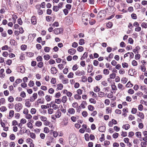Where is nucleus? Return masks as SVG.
I'll use <instances>...</instances> for the list:
<instances>
[{
	"label": "nucleus",
	"mask_w": 147,
	"mask_h": 147,
	"mask_svg": "<svg viewBox=\"0 0 147 147\" xmlns=\"http://www.w3.org/2000/svg\"><path fill=\"white\" fill-rule=\"evenodd\" d=\"M49 129L47 127H45L44 128V132L46 134L49 133Z\"/></svg>",
	"instance_id": "nucleus-50"
},
{
	"label": "nucleus",
	"mask_w": 147,
	"mask_h": 147,
	"mask_svg": "<svg viewBox=\"0 0 147 147\" xmlns=\"http://www.w3.org/2000/svg\"><path fill=\"white\" fill-rule=\"evenodd\" d=\"M89 17V14L86 13H84L82 15V20L85 25L88 24V17Z\"/></svg>",
	"instance_id": "nucleus-2"
},
{
	"label": "nucleus",
	"mask_w": 147,
	"mask_h": 147,
	"mask_svg": "<svg viewBox=\"0 0 147 147\" xmlns=\"http://www.w3.org/2000/svg\"><path fill=\"white\" fill-rule=\"evenodd\" d=\"M122 66L124 68H127L128 67L129 65L127 63L124 62L122 63Z\"/></svg>",
	"instance_id": "nucleus-38"
},
{
	"label": "nucleus",
	"mask_w": 147,
	"mask_h": 147,
	"mask_svg": "<svg viewBox=\"0 0 147 147\" xmlns=\"http://www.w3.org/2000/svg\"><path fill=\"white\" fill-rule=\"evenodd\" d=\"M140 69L141 71L143 72L145 71L146 70V68L144 64L141 65Z\"/></svg>",
	"instance_id": "nucleus-48"
},
{
	"label": "nucleus",
	"mask_w": 147,
	"mask_h": 147,
	"mask_svg": "<svg viewBox=\"0 0 147 147\" xmlns=\"http://www.w3.org/2000/svg\"><path fill=\"white\" fill-rule=\"evenodd\" d=\"M26 115L25 117L27 119H30L32 118V116L30 114L28 113Z\"/></svg>",
	"instance_id": "nucleus-37"
},
{
	"label": "nucleus",
	"mask_w": 147,
	"mask_h": 147,
	"mask_svg": "<svg viewBox=\"0 0 147 147\" xmlns=\"http://www.w3.org/2000/svg\"><path fill=\"white\" fill-rule=\"evenodd\" d=\"M105 127L104 126H101L99 127L98 130L100 131L104 132L105 130Z\"/></svg>",
	"instance_id": "nucleus-21"
},
{
	"label": "nucleus",
	"mask_w": 147,
	"mask_h": 147,
	"mask_svg": "<svg viewBox=\"0 0 147 147\" xmlns=\"http://www.w3.org/2000/svg\"><path fill=\"white\" fill-rule=\"evenodd\" d=\"M38 94L39 96H44L45 95L44 92L41 90L38 91Z\"/></svg>",
	"instance_id": "nucleus-51"
},
{
	"label": "nucleus",
	"mask_w": 147,
	"mask_h": 147,
	"mask_svg": "<svg viewBox=\"0 0 147 147\" xmlns=\"http://www.w3.org/2000/svg\"><path fill=\"white\" fill-rule=\"evenodd\" d=\"M37 66L39 68H41L43 66V63L42 62H40L38 63Z\"/></svg>",
	"instance_id": "nucleus-58"
},
{
	"label": "nucleus",
	"mask_w": 147,
	"mask_h": 147,
	"mask_svg": "<svg viewBox=\"0 0 147 147\" xmlns=\"http://www.w3.org/2000/svg\"><path fill=\"white\" fill-rule=\"evenodd\" d=\"M76 50L73 48L71 49L68 50V53L71 55H73L76 52Z\"/></svg>",
	"instance_id": "nucleus-11"
},
{
	"label": "nucleus",
	"mask_w": 147,
	"mask_h": 147,
	"mask_svg": "<svg viewBox=\"0 0 147 147\" xmlns=\"http://www.w3.org/2000/svg\"><path fill=\"white\" fill-rule=\"evenodd\" d=\"M106 110L107 113H111V108L110 107H107Z\"/></svg>",
	"instance_id": "nucleus-60"
},
{
	"label": "nucleus",
	"mask_w": 147,
	"mask_h": 147,
	"mask_svg": "<svg viewBox=\"0 0 147 147\" xmlns=\"http://www.w3.org/2000/svg\"><path fill=\"white\" fill-rule=\"evenodd\" d=\"M88 56V53L86 52H85L83 54V56L81 58V60H83L86 58Z\"/></svg>",
	"instance_id": "nucleus-31"
},
{
	"label": "nucleus",
	"mask_w": 147,
	"mask_h": 147,
	"mask_svg": "<svg viewBox=\"0 0 147 147\" xmlns=\"http://www.w3.org/2000/svg\"><path fill=\"white\" fill-rule=\"evenodd\" d=\"M20 72L22 73H24L25 72V68L23 66H20Z\"/></svg>",
	"instance_id": "nucleus-28"
},
{
	"label": "nucleus",
	"mask_w": 147,
	"mask_h": 147,
	"mask_svg": "<svg viewBox=\"0 0 147 147\" xmlns=\"http://www.w3.org/2000/svg\"><path fill=\"white\" fill-rule=\"evenodd\" d=\"M106 13V10H102L98 13L97 15L98 17L102 18L101 19L102 20L105 17Z\"/></svg>",
	"instance_id": "nucleus-3"
},
{
	"label": "nucleus",
	"mask_w": 147,
	"mask_h": 147,
	"mask_svg": "<svg viewBox=\"0 0 147 147\" xmlns=\"http://www.w3.org/2000/svg\"><path fill=\"white\" fill-rule=\"evenodd\" d=\"M15 145V142H11L9 144L10 147H14Z\"/></svg>",
	"instance_id": "nucleus-64"
},
{
	"label": "nucleus",
	"mask_w": 147,
	"mask_h": 147,
	"mask_svg": "<svg viewBox=\"0 0 147 147\" xmlns=\"http://www.w3.org/2000/svg\"><path fill=\"white\" fill-rule=\"evenodd\" d=\"M74 98L76 100H80L81 98V96L78 94H76L74 96Z\"/></svg>",
	"instance_id": "nucleus-40"
},
{
	"label": "nucleus",
	"mask_w": 147,
	"mask_h": 147,
	"mask_svg": "<svg viewBox=\"0 0 147 147\" xmlns=\"http://www.w3.org/2000/svg\"><path fill=\"white\" fill-rule=\"evenodd\" d=\"M40 119L41 121H44L47 119V118L43 116H40Z\"/></svg>",
	"instance_id": "nucleus-33"
},
{
	"label": "nucleus",
	"mask_w": 147,
	"mask_h": 147,
	"mask_svg": "<svg viewBox=\"0 0 147 147\" xmlns=\"http://www.w3.org/2000/svg\"><path fill=\"white\" fill-rule=\"evenodd\" d=\"M84 50V48L82 46H79L77 48V50L79 52H82Z\"/></svg>",
	"instance_id": "nucleus-62"
},
{
	"label": "nucleus",
	"mask_w": 147,
	"mask_h": 147,
	"mask_svg": "<svg viewBox=\"0 0 147 147\" xmlns=\"http://www.w3.org/2000/svg\"><path fill=\"white\" fill-rule=\"evenodd\" d=\"M52 107L53 108V109L54 110H56L59 108L58 106L55 103L53 104Z\"/></svg>",
	"instance_id": "nucleus-52"
},
{
	"label": "nucleus",
	"mask_w": 147,
	"mask_h": 147,
	"mask_svg": "<svg viewBox=\"0 0 147 147\" xmlns=\"http://www.w3.org/2000/svg\"><path fill=\"white\" fill-rule=\"evenodd\" d=\"M51 72L52 74H55L57 72V70L54 67H52L51 68Z\"/></svg>",
	"instance_id": "nucleus-14"
},
{
	"label": "nucleus",
	"mask_w": 147,
	"mask_h": 147,
	"mask_svg": "<svg viewBox=\"0 0 147 147\" xmlns=\"http://www.w3.org/2000/svg\"><path fill=\"white\" fill-rule=\"evenodd\" d=\"M68 111L69 113L71 114H74L75 112L74 109L72 108H69Z\"/></svg>",
	"instance_id": "nucleus-18"
},
{
	"label": "nucleus",
	"mask_w": 147,
	"mask_h": 147,
	"mask_svg": "<svg viewBox=\"0 0 147 147\" xmlns=\"http://www.w3.org/2000/svg\"><path fill=\"white\" fill-rule=\"evenodd\" d=\"M15 109L17 112H19L22 108L23 105L20 103H17L15 105Z\"/></svg>",
	"instance_id": "nucleus-4"
},
{
	"label": "nucleus",
	"mask_w": 147,
	"mask_h": 147,
	"mask_svg": "<svg viewBox=\"0 0 147 147\" xmlns=\"http://www.w3.org/2000/svg\"><path fill=\"white\" fill-rule=\"evenodd\" d=\"M31 23L32 24L35 25L36 23V19L35 16H33L31 18Z\"/></svg>",
	"instance_id": "nucleus-12"
},
{
	"label": "nucleus",
	"mask_w": 147,
	"mask_h": 147,
	"mask_svg": "<svg viewBox=\"0 0 147 147\" xmlns=\"http://www.w3.org/2000/svg\"><path fill=\"white\" fill-rule=\"evenodd\" d=\"M67 99V96H64L62 97L61 100L63 103H65L66 102Z\"/></svg>",
	"instance_id": "nucleus-17"
},
{
	"label": "nucleus",
	"mask_w": 147,
	"mask_h": 147,
	"mask_svg": "<svg viewBox=\"0 0 147 147\" xmlns=\"http://www.w3.org/2000/svg\"><path fill=\"white\" fill-rule=\"evenodd\" d=\"M52 96L50 95H47L45 96V99L47 102L50 101L52 99Z\"/></svg>",
	"instance_id": "nucleus-16"
},
{
	"label": "nucleus",
	"mask_w": 147,
	"mask_h": 147,
	"mask_svg": "<svg viewBox=\"0 0 147 147\" xmlns=\"http://www.w3.org/2000/svg\"><path fill=\"white\" fill-rule=\"evenodd\" d=\"M118 87L119 89L123 90L124 89L123 86L121 84L119 83L118 85Z\"/></svg>",
	"instance_id": "nucleus-45"
},
{
	"label": "nucleus",
	"mask_w": 147,
	"mask_h": 147,
	"mask_svg": "<svg viewBox=\"0 0 147 147\" xmlns=\"http://www.w3.org/2000/svg\"><path fill=\"white\" fill-rule=\"evenodd\" d=\"M75 74L79 76H83L85 74V72L83 70L81 71L78 70L76 72Z\"/></svg>",
	"instance_id": "nucleus-7"
},
{
	"label": "nucleus",
	"mask_w": 147,
	"mask_h": 147,
	"mask_svg": "<svg viewBox=\"0 0 147 147\" xmlns=\"http://www.w3.org/2000/svg\"><path fill=\"white\" fill-rule=\"evenodd\" d=\"M8 100L10 102H12L14 101V98L12 96H10L9 97L7 98Z\"/></svg>",
	"instance_id": "nucleus-24"
},
{
	"label": "nucleus",
	"mask_w": 147,
	"mask_h": 147,
	"mask_svg": "<svg viewBox=\"0 0 147 147\" xmlns=\"http://www.w3.org/2000/svg\"><path fill=\"white\" fill-rule=\"evenodd\" d=\"M51 48L49 47H46L44 48V51L46 52H49L50 51Z\"/></svg>",
	"instance_id": "nucleus-53"
},
{
	"label": "nucleus",
	"mask_w": 147,
	"mask_h": 147,
	"mask_svg": "<svg viewBox=\"0 0 147 147\" xmlns=\"http://www.w3.org/2000/svg\"><path fill=\"white\" fill-rule=\"evenodd\" d=\"M133 86L132 84L129 81L126 84V86L127 87H131Z\"/></svg>",
	"instance_id": "nucleus-54"
},
{
	"label": "nucleus",
	"mask_w": 147,
	"mask_h": 147,
	"mask_svg": "<svg viewBox=\"0 0 147 147\" xmlns=\"http://www.w3.org/2000/svg\"><path fill=\"white\" fill-rule=\"evenodd\" d=\"M61 115V113L60 110H58L55 113V116L57 118H59Z\"/></svg>",
	"instance_id": "nucleus-10"
},
{
	"label": "nucleus",
	"mask_w": 147,
	"mask_h": 147,
	"mask_svg": "<svg viewBox=\"0 0 147 147\" xmlns=\"http://www.w3.org/2000/svg\"><path fill=\"white\" fill-rule=\"evenodd\" d=\"M86 105V102L85 101H83L81 104L80 106L83 109L85 107V105Z\"/></svg>",
	"instance_id": "nucleus-32"
},
{
	"label": "nucleus",
	"mask_w": 147,
	"mask_h": 147,
	"mask_svg": "<svg viewBox=\"0 0 147 147\" xmlns=\"http://www.w3.org/2000/svg\"><path fill=\"white\" fill-rule=\"evenodd\" d=\"M140 89L142 90H144L147 94V88L145 85H141Z\"/></svg>",
	"instance_id": "nucleus-9"
},
{
	"label": "nucleus",
	"mask_w": 147,
	"mask_h": 147,
	"mask_svg": "<svg viewBox=\"0 0 147 147\" xmlns=\"http://www.w3.org/2000/svg\"><path fill=\"white\" fill-rule=\"evenodd\" d=\"M85 43V40L83 39H80L79 40V44L80 45H82Z\"/></svg>",
	"instance_id": "nucleus-35"
},
{
	"label": "nucleus",
	"mask_w": 147,
	"mask_h": 147,
	"mask_svg": "<svg viewBox=\"0 0 147 147\" xmlns=\"http://www.w3.org/2000/svg\"><path fill=\"white\" fill-rule=\"evenodd\" d=\"M116 75L114 73H113L112 74H110L109 75L110 78H109L108 79V81H109V80H110V79H114L115 78V76Z\"/></svg>",
	"instance_id": "nucleus-25"
},
{
	"label": "nucleus",
	"mask_w": 147,
	"mask_h": 147,
	"mask_svg": "<svg viewBox=\"0 0 147 147\" xmlns=\"http://www.w3.org/2000/svg\"><path fill=\"white\" fill-rule=\"evenodd\" d=\"M34 84V82L32 80H30L28 84V85L30 87H32Z\"/></svg>",
	"instance_id": "nucleus-61"
},
{
	"label": "nucleus",
	"mask_w": 147,
	"mask_h": 147,
	"mask_svg": "<svg viewBox=\"0 0 147 147\" xmlns=\"http://www.w3.org/2000/svg\"><path fill=\"white\" fill-rule=\"evenodd\" d=\"M67 22H69V24H71L73 22V18L71 17H67Z\"/></svg>",
	"instance_id": "nucleus-20"
},
{
	"label": "nucleus",
	"mask_w": 147,
	"mask_h": 147,
	"mask_svg": "<svg viewBox=\"0 0 147 147\" xmlns=\"http://www.w3.org/2000/svg\"><path fill=\"white\" fill-rule=\"evenodd\" d=\"M31 104L29 101H28V99H26L25 101V105L28 108H29L30 107Z\"/></svg>",
	"instance_id": "nucleus-13"
},
{
	"label": "nucleus",
	"mask_w": 147,
	"mask_h": 147,
	"mask_svg": "<svg viewBox=\"0 0 147 147\" xmlns=\"http://www.w3.org/2000/svg\"><path fill=\"white\" fill-rule=\"evenodd\" d=\"M42 123L40 121H36L35 123V125L38 127H40L42 125Z\"/></svg>",
	"instance_id": "nucleus-19"
},
{
	"label": "nucleus",
	"mask_w": 147,
	"mask_h": 147,
	"mask_svg": "<svg viewBox=\"0 0 147 147\" xmlns=\"http://www.w3.org/2000/svg\"><path fill=\"white\" fill-rule=\"evenodd\" d=\"M69 142L71 145L73 147L76 146L77 143V139L74 134H71L69 137Z\"/></svg>",
	"instance_id": "nucleus-1"
},
{
	"label": "nucleus",
	"mask_w": 147,
	"mask_h": 147,
	"mask_svg": "<svg viewBox=\"0 0 147 147\" xmlns=\"http://www.w3.org/2000/svg\"><path fill=\"white\" fill-rule=\"evenodd\" d=\"M62 83L64 84H67L68 83V80L67 78H64L62 80Z\"/></svg>",
	"instance_id": "nucleus-44"
},
{
	"label": "nucleus",
	"mask_w": 147,
	"mask_h": 147,
	"mask_svg": "<svg viewBox=\"0 0 147 147\" xmlns=\"http://www.w3.org/2000/svg\"><path fill=\"white\" fill-rule=\"evenodd\" d=\"M127 78L125 77L122 78L121 80L122 83L123 84L127 82Z\"/></svg>",
	"instance_id": "nucleus-46"
},
{
	"label": "nucleus",
	"mask_w": 147,
	"mask_h": 147,
	"mask_svg": "<svg viewBox=\"0 0 147 147\" xmlns=\"http://www.w3.org/2000/svg\"><path fill=\"white\" fill-rule=\"evenodd\" d=\"M14 114V111L13 110H10L9 112V116L11 117H12L13 116Z\"/></svg>",
	"instance_id": "nucleus-39"
},
{
	"label": "nucleus",
	"mask_w": 147,
	"mask_h": 147,
	"mask_svg": "<svg viewBox=\"0 0 147 147\" xmlns=\"http://www.w3.org/2000/svg\"><path fill=\"white\" fill-rule=\"evenodd\" d=\"M102 78V76L101 75H99L96 76L95 77V79L97 80H99Z\"/></svg>",
	"instance_id": "nucleus-36"
},
{
	"label": "nucleus",
	"mask_w": 147,
	"mask_h": 147,
	"mask_svg": "<svg viewBox=\"0 0 147 147\" xmlns=\"http://www.w3.org/2000/svg\"><path fill=\"white\" fill-rule=\"evenodd\" d=\"M87 68L88 72V73H91L92 71V65L91 64L89 65Z\"/></svg>",
	"instance_id": "nucleus-23"
},
{
	"label": "nucleus",
	"mask_w": 147,
	"mask_h": 147,
	"mask_svg": "<svg viewBox=\"0 0 147 147\" xmlns=\"http://www.w3.org/2000/svg\"><path fill=\"white\" fill-rule=\"evenodd\" d=\"M37 94L36 93H34L32 96H31L30 98V100L31 102H33L37 98Z\"/></svg>",
	"instance_id": "nucleus-6"
},
{
	"label": "nucleus",
	"mask_w": 147,
	"mask_h": 147,
	"mask_svg": "<svg viewBox=\"0 0 147 147\" xmlns=\"http://www.w3.org/2000/svg\"><path fill=\"white\" fill-rule=\"evenodd\" d=\"M63 85L62 84H59L57 85V89L59 90H61L63 88Z\"/></svg>",
	"instance_id": "nucleus-43"
},
{
	"label": "nucleus",
	"mask_w": 147,
	"mask_h": 147,
	"mask_svg": "<svg viewBox=\"0 0 147 147\" xmlns=\"http://www.w3.org/2000/svg\"><path fill=\"white\" fill-rule=\"evenodd\" d=\"M122 127L127 130L130 128V125L129 124H126L125 125H124Z\"/></svg>",
	"instance_id": "nucleus-26"
},
{
	"label": "nucleus",
	"mask_w": 147,
	"mask_h": 147,
	"mask_svg": "<svg viewBox=\"0 0 147 147\" xmlns=\"http://www.w3.org/2000/svg\"><path fill=\"white\" fill-rule=\"evenodd\" d=\"M117 123V121L114 119H112L111 121H110L109 122L108 125L109 127H111L113 126V124L115 125Z\"/></svg>",
	"instance_id": "nucleus-8"
},
{
	"label": "nucleus",
	"mask_w": 147,
	"mask_h": 147,
	"mask_svg": "<svg viewBox=\"0 0 147 147\" xmlns=\"http://www.w3.org/2000/svg\"><path fill=\"white\" fill-rule=\"evenodd\" d=\"M26 120L24 118H22L21 119L20 121V123L18 125L19 126H20V124H24L26 123Z\"/></svg>",
	"instance_id": "nucleus-22"
},
{
	"label": "nucleus",
	"mask_w": 147,
	"mask_h": 147,
	"mask_svg": "<svg viewBox=\"0 0 147 147\" xmlns=\"http://www.w3.org/2000/svg\"><path fill=\"white\" fill-rule=\"evenodd\" d=\"M137 115L140 117L141 119H143L144 118V114L141 112H138L137 113Z\"/></svg>",
	"instance_id": "nucleus-15"
},
{
	"label": "nucleus",
	"mask_w": 147,
	"mask_h": 147,
	"mask_svg": "<svg viewBox=\"0 0 147 147\" xmlns=\"http://www.w3.org/2000/svg\"><path fill=\"white\" fill-rule=\"evenodd\" d=\"M30 138L32 139H34L36 138V135L34 133L30 132Z\"/></svg>",
	"instance_id": "nucleus-34"
},
{
	"label": "nucleus",
	"mask_w": 147,
	"mask_h": 147,
	"mask_svg": "<svg viewBox=\"0 0 147 147\" xmlns=\"http://www.w3.org/2000/svg\"><path fill=\"white\" fill-rule=\"evenodd\" d=\"M74 74L72 72L69 73L67 75V77L69 78H72L73 77Z\"/></svg>",
	"instance_id": "nucleus-57"
},
{
	"label": "nucleus",
	"mask_w": 147,
	"mask_h": 147,
	"mask_svg": "<svg viewBox=\"0 0 147 147\" xmlns=\"http://www.w3.org/2000/svg\"><path fill=\"white\" fill-rule=\"evenodd\" d=\"M0 110L1 112H5L7 110V109L5 106H3L0 108Z\"/></svg>",
	"instance_id": "nucleus-30"
},
{
	"label": "nucleus",
	"mask_w": 147,
	"mask_h": 147,
	"mask_svg": "<svg viewBox=\"0 0 147 147\" xmlns=\"http://www.w3.org/2000/svg\"><path fill=\"white\" fill-rule=\"evenodd\" d=\"M44 58L45 60H48L50 58V56L48 54L44 56Z\"/></svg>",
	"instance_id": "nucleus-41"
},
{
	"label": "nucleus",
	"mask_w": 147,
	"mask_h": 147,
	"mask_svg": "<svg viewBox=\"0 0 147 147\" xmlns=\"http://www.w3.org/2000/svg\"><path fill=\"white\" fill-rule=\"evenodd\" d=\"M53 9L54 11H57L59 10V8L57 6H53Z\"/></svg>",
	"instance_id": "nucleus-56"
},
{
	"label": "nucleus",
	"mask_w": 147,
	"mask_h": 147,
	"mask_svg": "<svg viewBox=\"0 0 147 147\" xmlns=\"http://www.w3.org/2000/svg\"><path fill=\"white\" fill-rule=\"evenodd\" d=\"M135 135L137 138H140L142 136V133L141 132L138 131L136 133Z\"/></svg>",
	"instance_id": "nucleus-27"
},
{
	"label": "nucleus",
	"mask_w": 147,
	"mask_h": 147,
	"mask_svg": "<svg viewBox=\"0 0 147 147\" xmlns=\"http://www.w3.org/2000/svg\"><path fill=\"white\" fill-rule=\"evenodd\" d=\"M61 102V101L60 99H56L55 100V103L57 104H60Z\"/></svg>",
	"instance_id": "nucleus-55"
},
{
	"label": "nucleus",
	"mask_w": 147,
	"mask_h": 147,
	"mask_svg": "<svg viewBox=\"0 0 147 147\" xmlns=\"http://www.w3.org/2000/svg\"><path fill=\"white\" fill-rule=\"evenodd\" d=\"M63 30L62 28H56L54 30V33L55 34H58L62 32Z\"/></svg>",
	"instance_id": "nucleus-5"
},
{
	"label": "nucleus",
	"mask_w": 147,
	"mask_h": 147,
	"mask_svg": "<svg viewBox=\"0 0 147 147\" xmlns=\"http://www.w3.org/2000/svg\"><path fill=\"white\" fill-rule=\"evenodd\" d=\"M131 16L132 19H136L137 18L136 15L134 13H133L131 15Z\"/></svg>",
	"instance_id": "nucleus-59"
},
{
	"label": "nucleus",
	"mask_w": 147,
	"mask_h": 147,
	"mask_svg": "<svg viewBox=\"0 0 147 147\" xmlns=\"http://www.w3.org/2000/svg\"><path fill=\"white\" fill-rule=\"evenodd\" d=\"M36 110L35 108H32L31 109L30 113L32 114H34L36 113Z\"/></svg>",
	"instance_id": "nucleus-42"
},
{
	"label": "nucleus",
	"mask_w": 147,
	"mask_h": 147,
	"mask_svg": "<svg viewBox=\"0 0 147 147\" xmlns=\"http://www.w3.org/2000/svg\"><path fill=\"white\" fill-rule=\"evenodd\" d=\"M54 112L53 109L52 108H49L48 110V113L49 114H52Z\"/></svg>",
	"instance_id": "nucleus-47"
},
{
	"label": "nucleus",
	"mask_w": 147,
	"mask_h": 147,
	"mask_svg": "<svg viewBox=\"0 0 147 147\" xmlns=\"http://www.w3.org/2000/svg\"><path fill=\"white\" fill-rule=\"evenodd\" d=\"M141 26L142 27L146 28H147V23L145 22H143L141 24Z\"/></svg>",
	"instance_id": "nucleus-63"
},
{
	"label": "nucleus",
	"mask_w": 147,
	"mask_h": 147,
	"mask_svg": "<svg viewBox=\"0 0 147 147\" xmlns=\"http://www.w3.org/2000/svg\"><path fill=\"white\" fill-rule=\"evenodd\" d=\"M103 73L105 75H108L109 73V71L107 69H104L103 71Z\"/></svg>",
	"instance_id": "nucleus-49"
},
{
	"label": "nucleus",
	"mask_w": 147,
	"mask_h": 147,
	"mask_svg": "<svg viewBox=\"0 0 147 147\" xmlns=\"http://www.w3.org/2000/svg\"><path fill=\"white\" fill-rule=\"evenodd\" d=\"M27 126L28 127L30 128V129H32L33 127L32 124L30 122H29L28 123H27Z\"/></svg>",
	"instance_id": "nucleus-29"
}]
</instances>
